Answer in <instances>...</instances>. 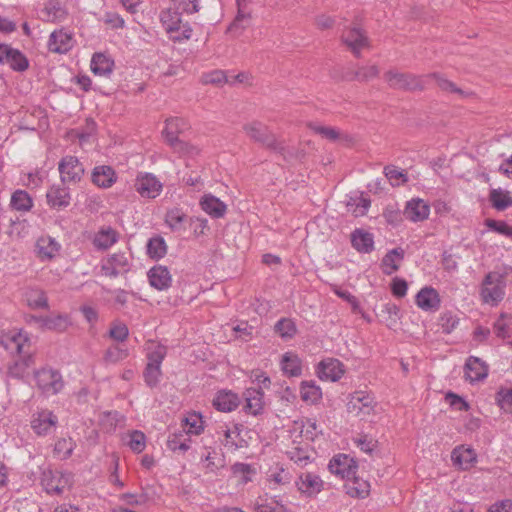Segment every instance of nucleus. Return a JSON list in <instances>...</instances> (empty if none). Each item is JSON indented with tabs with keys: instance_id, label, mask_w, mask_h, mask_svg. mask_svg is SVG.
Here are the masks:
<instances>
[{
	"instance_id": "obj_44",
	"label": "nucleus",
	"mask_w": 512,
	"mask_h": 512,
	"mask_svg": "<svg viewBox=\"0 0 512 512\" xmlns=\"http://www.w3.org/2000/svg\"><path fill=\"white\" fill-rule=\"evenodd\" d=\"M183 423L186 434L199 435L203 431V420L199 413H189L183 419Z\"/></svg>"
},
{
	"instance_id": "obj_37",
	"label": "nucleus",
	"mask_w": 512,
	"mask_h": 512,
	"mask_svg": "<svg viewBox=\"0 0 512 512\" xmlns=\"http://www.w3.org/2000/svg\"><path fill=\"white\" fill-rule=\"evenodd\" d=\"M372 399L369 395L364 394L361 391L355 392L351 395L348 403L347 409L351 413L359 414L363 412L364 414L369 413L371 410Z\"/></svg>"
},
{
	"instance_id": "obj_21",
	"label": "nucleus",
	"mask_w": 512,
	"mask_h": 512,
	"mask_svg": "<svg viewBox=\"0 0 512 512\" xmlns=\"http://www.w3.org/2000/svg\"><path fill=\"white\" fill-rule=\"evenodd\" d=\"M200 208L211 218H223L227 212V205L211 193L204 194L199 201Z\"/></svg>"
},
{
	"instance_id": "obj_33",
	"label": "nucleus",
	"mask_w": 512,
	"mask_h": 512,
	"mask_svg": "<svg viewBox=\"0 0 512 512\" xmlns=\"http://www.w3.org/2000/svg\"><path fill=\"white\" fill-rule=\"evenodd\" d=\"M214 407L222 412H230L239 405V397L232 391H219L213 399Z\"/></svg>"
},
{
	"instance_id": "obj_12",
	"label": "nucleus",
	"mask_w": 512,
	"mask_h": 512,
	"mask_svg": "<svg viewBox=\"0 0 512 512\" xmlns=\"http://www.w3.org/2000/svg\"><path fill=\"white\" fill-rule=\"evenodd\" d=\"M297 489L306 497H315L324 488V482L319 475L312 472L302 473L296 481Z\"/></svg>"
},
{
	"instance_id": "obj_11",
	"label": "nucleus",
	"mask_w": 512,
	"mask_h": 512,
	"mask_svg": "<svg viewBox=\"0 0 512 512\" xmlns=\"http://www.w3.org/2000/svg\"><path fill=\"white\" fill-rule=\"evenodd\" d=\"M328 468L332 474L338 475L342 479H347L356 474L358 465L354 459L348 455L338 454L330 460Z\"/></svg>"
},
{
	"instance_id": "obj_28",
	"label": "nucleus",
	"mask_w": 512,
	"mask_h": 512,
	"mask_svg": "<svg viewBox=\"0 0 512 512\" xmlns=\"http://www.w3.org/2000/svg\"><path fill=\"white\" fill-rule=\"evenodd\" d=\"M117 180L116 173L111 166H96L92 172V182L100 188H110Z\"/></svg>"
},
{
	"instance_id": "obj_7",
	"label": "nucleus",
	"mask_w": 512,
	"mask_h": 512,
	"mask_svg": "<svg viewBox=\"0 0 512 512\" xmlns=\"http://www.w3.org/2000/svg\"><path fill=\"white\" fill-rule=\"evenodd\" d=\"M162 188V183L151 173H140L136 178L135 189L143 198H156Z\"/></svg>"
},
{
	"instance_id": "obj_30",
	"label": "nucleus",
	"mask_w": 512,
	"mask_h": 512,
	"mask_svg": "<svg viewBox=\"0 0 512 512\" xmlns=\"http://www.w3.org/2000/svg\"><path fill=\"white\" fill-rule=\"evenodd\" d=\"M37 323L42 329L62 332L71 325V320L67 314H58L38 318Z\"/></svg>"
},
{
	"instance_id": "obj_18",
	"label": "nucleus",
	"mask_w": 512,
	"mask_h": 512,
	"mask_svg": "<svg viewBox=\"0 0 512 512\" xmlns=\"http://www.w3.org/2000/svg\"><path fill=\"white\" fill-rule=\"evenodd\" d=\"M342 41L355 56H359L361 50L369 46L366 34L358 27H352L344 31Z\"/></svg>"
},
{
	"instance_id": "obj_57",
	"label": "nucleus",
	"mask_w": 512,
	"mask_h": 512,
	"mask_svg": "<svg viewBox=\"0 0 512 512\" xmlns=\"http://www.w3.org/2000/svg\"><path fill=\"white\" fill-rule=\"evenodd\" d=\"M184 435L182 433L180 434H173L169 436L167 441V446L172 451H187L189 449V444L187 443L188 439H183Z\"/></svg>"
},
{
	"instance_id": "obj_19",
	"label": "nucleus",
	"mask_w": 512,
	"mask_h": 512,
	"mask_svg": "<svg viewBox=\"0 0 512 512\" xmlns=\"http://www.w3.org/2000/svg\"><path fill=\"white\" fill-rule=\"evenodd\" d=\"M148 362L143 372L144 381L147 386L154 388L160 382L162 372L161 364L165 354H148Z\"/></svg>"
},
{
	"instance_id": "obj_43",
	"label": "nucleus",
	"mask_w": 512,
	"mask_h": 512,
	"mask_svg": "<svg viewBox=\"0 0 512 512\" xmlns=\"http://www.w3.org/2000/svg\"><path fill=\"white\" fill-rule=\"evenodd\" d=\"M232 473L239 479V483L242 485L252 481V475L256 473L255 468L248 463L237 462L231 467Z\"/></svg>"
},
{
	"instance_id": "obj_27",
	"label": "nucleus",
	"mask_w": 512,
	"mask_h": 512,
	"mask_svg": "<svg viewBox=\"0 0 512 512\" xmlns=\"http://www.w3.org/2000/svg\"><path fill=\"white\" fill-rule=\"evenodd\" d=\"M452 461L455 466H458L462 470H468L477 461V455L472 448L464 446H458L453 449L451 454Z\"/></svg>"
},
{
	"instance_id": "obj_2",
	"label": "nucleus",
	"mask_w": 512,
	"mask_h": 512,
	"mask_svg": "<svg viewBox=\"0 0 512 512\" xmlns=\"http://www.w3.org/2000/svg\"><path fill=\"white\" fill-rule=\"evenodd\" d=\"M480 295L485 304L497 306L505 295L503 277L497 273H488L482 283Z\"/></svg>"
},
{
	"instance_id": "obj_3",
	"label": "nucleus",
	"mask_w": 512,
	"mask_h": 512,
	"mask_svg": "<svg viewBox=\"0 0 512 512\" xmlns=\"http://www.w3.org/2000/svg\"><path fill=\"white\" fill-rule=\"evenodd\" d=\"M130 268V259L124 252L110 254L101 261L102 274L110 278L123 275L127 273Z\"/></svg>"
},
{
	"instance_id": "obj_38",
	"label": "nucleus",
	"mask_w": 512,
	"mask_h": 512,
	"mask_svg": "<svg viewBox=\"0 0 512 512\" xmlns=\"http://www.w3.org/2000/svg\"><path fill=\"white\" fill-rule=\"evenodd\" d=\"M352 246L359 252L369 253L373 250V235L369 232L357 229L351 235Z\"/></svg>"
},
{
	"instance_id": "obj_63",
	"label": "nucleus",
	"mask_w": 512,
	"mask_h": 512,
	"mask_svg": "<svg viewBox=\"0 0 512 512\" xmlns=\"http://www.w3.org/2000/svg\"><path fill=\"white\" fill-rule=\"evenodd\" d=\"M445 399L450 404V406L456 410L467 411L469 409V404L463 398L452 392H448L445 396Z\"/></svg>"
},
{
	"instance_id": "obj_10",
	"label": "nucleus",
	"mask_w": 512,
	"mask_h": 512,
	"mask_svg": "<svg viewBox=\"0 0 512 512\" xmlns=\"http://www.w3.org/2000/svg\"><path fill=\"white\" fill-rule=\"evenodd\" d=\"M251 0H236L237 15L233 22L228 26L227 32L234 34L235 36L240 35L251 22Z\"/></svg>"
},
{
	"instance_id": "obj_4",
	"label": "nucleus",
	"mask_w": 512,
	"mask_h": 512,
	"mask_svg": "<svg viewBox=\"0 0 512 512\" xmlns=\"http://www.w3.org/2000/svg\"><path fill=\"white\" fill-rule=\"evenodd\" d=\"M35 378L39 389L46 395H55L59 393L64 382L61 374L52 368H42L35 373Z\"/></svg>"
},
{
	"instance_id": "obj_47",
	"label": "nucleus",
	"mask_w": 512,
	"mask_h": 512,
	"mask_svg": "<svg viewBox=\"0 0 512 512\" xmlns=\"http://www.w3.org/2000/svg\"><path fill=\"white\" fill-rule=\"evenodd\" d=\"M300 393L302 400L311 403L317 402L322 396L321 389L313 382H302Z\"/></svg>"
},
{
	"instance_id": "obj_36",
	"label": "nucleus",
	"mask_w": 512,
	"mask_h": 512,
	"mask_svg": "<svg viewBox=\"0 0 512 512\" xmlns=\"http://www.w3.org/2000/svg\"><path fill=\"white\" fill-rule=\"evenodd\" d=\"M91 70L97 76H109L114 67V61L103 53H95L91 59Z\"/></svg>"
},
{
	"instance_id": "obj_16",
	"label": "nucleus",
	"mask_w": 512,
	"mask_h": 512,
	"mask_svg": "<svg viewBox=\"0 0 512 512\" xmlns=\"http://www.w3.org/2000/svg\"><path fill=\"white\" fill-rule=\"evenodd\" d=\"M47 45L50 52L65 54L74 45L73 35L63 28L55 30L50 34Z\"/></svg>"
},
{
	"instance_id": "obj_14",
	"label": "nucleus",
	"mask_w": 512,
	"mask_h": 512,
	"mask_svg": "<svg viewBox=\"0 0 512 512\" xmlns=\"http://www.w3.org/2000/svg\"><path fill=\"white\" fill-rule=\"evenodd\" d=\"M316 373L321 380L336 382L344 374L343 364L338 359L326 358L318 364Z\"/></svg>"
},
{
	"instance_id": "obj_49",
	"label": "nucleus",
	"mask_w": 512,
	"mask_h": 512,
	"mask_svg": "<svg viewBox=\"0 0 512 512\" xmlns=\"http://www.w3.org/2000/svg\"><path fill=\"white\" fill-rule=\"evenodd\" d=\"M127 445L135 453H141L146 447V436L139 430H134L128 434Z\"/></svg>"
},
{
	"instance_id": "obj_39",
	"label": "nucleus",
	"mask_w": 512,
	"mask_h": 512,
	"mask_svg": "<svg viewBox=\"0 0 512 512\" xmlns=\"http://www.w3.org/2000/svg\"><path fill=\"white\" fill-rule=\"evenodd\" d=\"M281 370L288 377H298L302 373V364L297 354H284L281 361Z\"/></svg>"
},
{
	"instance_id": "obj_24",
	"label": "nucleus",
	"mask_w": 512,
	"mask_h": 512,
	"mask_svg": "<svg viewBox=\"0 0 512 512\" xmlns=\"http://www.w3.org/2000/svg\"><path fill=\"white\" fill-rule=\"evenodd\" d=\"M148 280L153 288L162 291L171 286L172 276L167 267L157 265L148 271Z\"/></svg>"
},
{
	"instance_id": "obj_60",
	"label": "nucleus",
	"mask_w": 512,
	"mask_h": 512,
	"mask_svg": "<svg viewBox=\"0 0 512 512\" xmlns=\"http://www.w3.org/2000/svg\"><path fill=\"white\" fill-rule=\"evenodd\" d=\"M202 81L205 84H221L224 82H232L231 79L228 78L221 70H215L204 74Z\"/></svg>"
},
{
	"instance_id": "obj_29",
	"label": "nucleus",
	"mask_w": 512,
	"mask_h": 512,
	"mask_svg": "<svg viewBox=\"0 0 512 512\" xmlns=\"http://www.w3.org/2000/svg\"><path fill=\"white\" fill-rule=\"evenodd\" d=\"M346 493L353 498H366L370 493V484L356 474L346 479L344 484Z\"/></svg>"
},
{
	"instance_id": "obj_34",
	"label": "nucleus",
	"mask_w": 512,
	"mask_h": 512,
	"mask_svg": "<svg viewBox=\"0 0 512 512\" xmlns=\"http://www.w3.org/2000/svg\"><path fill=\"white\" fill-rule=\"evenodd\" d=\"M403 259L404 250L402 248H394L390 250L382 259V272L386 275H392L393 273L398 271Z\"/></svg>"
},
{
	"instance_id": "obj_61",
	"label": "nucleus",
	"mask_w": 512,
	"mask_h": 512,
	"mask_svg": "<svg viewBox=\"0 0 512 512\" xmlns=\"http://www.w3.org/2000/svg\"><path fill=\"white\" fill-rule=\"evenodd\" d=\"M486 225L490 230H493L499 234L507 237H512V226L504 221L487 220Z\"/></svg>"
},
{
	"instance_id": "obj_64",
	"label": "nucleus",
	"mask_w": 512,
	"mask_h": 512,
	"mask_svg": "<svg viewBox=\"0 0 512 512\" xmlns=\"http://www.w3.org/2000/svg\"><path fill=\"white\" fill-rule=\"evenodd\" d=\"M496 398L502 409H510L512 407V389H501L497 393Z\"/></svg>"
},
{
	"instance_id": "obj_9",
	"label": "nucleus",
	"mask_w": 512,
	"mask_h": 512,
	"mask_svg": "<svg viewBox=\"0 0 512 512\" xmlns=\"http://www.w3.org/2000/svg\"><path fill=\"white\" fill-rule=\"evenodd\" d=\"M30 348V338L27 333L22 331H11L0 333V349L10 352H22Z\"/></svg>"
},
{
	"instance_id": "obj_15",
	"label": "nucleus",
	"mask_w": 512,
	"mask_h": 512,
	"mask_svg": "<svg viewBox=\"0 0 512 512\" xmlns=\"http://www.w3.org/2000/svg\"><path fill=\"white\" fill-rule=\"evenodd\" d=\"M246 134L255 141H258L270 148L280 149V145L268 128L260 122L248 123L244 126Z\"/></svg>"
},
{
	"instance_id": "obj_51",
	"label": "nucleus",
	"mask_w": 512,
	"mask_h": 512,
	"mask_svg": "<svg viewBox=\"0 0 512 512\" xmlns=\"http://www.w3.org/2000/svg\"><path fill=\"white\" fill-rule=\"evenodd\" d=\"M384 174L392 186H400L408 180L404 171L395 166H386Z\"/></svg>"
},
{
	"instance_id": "obj_25",
	"label": "nucleus",
	"mask_w": 512,
	"mask_h": 512,
	"mask_svg": "<svg viewBox=\"0 0 512 512\" xmlns=\"http://www.w3.org/2000/svg\"><path fill=\"white\" fill-rule=\"evenodd\" d=\"M41 483L48 494L59 495L64 491L67 481L60 472L45 470L42 473Z\"/></svg>"
},
{
	"instance_id": "obj_52",
	"label": "nucleus",
	"mask_w": 512,
	"mask_h": 512,
	"mask_svg": "<svg viewBox=\"0 0 512 512\" xmlns=\"http://www.w3.org/2000/svg\"><path fill=\"white\" fill-rule=\"evenodd\" d=\"M275 331L282 338H292L296 333V325L293 320L282 318L275 324Z\"/></svg>"
},
{
	"instance_id": "obj_26",
	"label": "nucleus",
	"mask_w": 512,
	"mask_h": 512,
	"mask_svg": "<svg viewBox=\"0 0 512 512\" xmlns=\"http://www.w3.org/2000/svg\"><path fill=\"white\" fill-rule=\"evenodd\" d=\"M430 214L429 205L422 199H412L407 202L404 215L412 222L423 221Z\"/></svg>"
},
{
	"instance_id": "obj_50",
	"label": "nucleus",
	"mask_w": 512,
	"mask_h": 512,
	"mask_svg": "<svg viewBox=\"0 0 512 512\" xmlns=\"http://www.w3.org/2000/svg\"><path fill=\"white\" fill-rule=\"evenodd\" d=\"M74 442L71 438L69 439H59L54 446V453L58 456L59 459L65 460L69 458L74 450Z\"/></svg>"
},
{
	"instance_id": "obj_13",
	"label": "nucleus",
	"mask_w": 512,
	"mask_h": 512,
	"mask_svg": "<svg viewBox=\"0 0 512 512\" xmlns=\"http://www.w3.org/2000/svg\"><path fill=\"white\" fill-rule=\"evenodd\" d=\"M47 204L50 208L62 210L70 205L71 195L65 184H53L46 193Z\"/></svg>"
},
{
	"instance_id": "obj_20",
	"label": "nucleus",
	"mask_w": 512,
	"mask_h": 512,
	"mask_svg": "<svg viewBox=\"0 0 512 512\" xmlns=\"http://www.w3.org/2000/svg\"><path fill=\"white\" fill-rule=\"evenodd\" d=\"M415 302L421 310L434 313L440 308L441 299L436 289L426 286L417 293Z\"/></svg>"
},
{
	"instance_id": "obj_5",
	"label": "nucleus",
	"mask_w": 512,
	"mask_h": 512,
	"mask_svg": "<svg viewBox=\"0 0 512 512\" xmlns=\"http://www.w3.org/2000/svg\"><path fill=\"white\" fill-rule=\"evenodd\" d=\"M60 179L63 184L77 183L84 175V167L75 156H65L58 165Z\"/></svg>"
},
{
	"instance_id": "obj_8",
	"label": "nucleus",
	"mask_w": 512,
	"mask_h": 512,
	"mask_svg": "<svg viewBox=\"0 0 512 512\" xmlns=\"http://www.w3.org/2000/svg\"><path fill=\"white\" fill-rule=\"evenodd\" d=\"M385 80L390 87L396 89L416 90L423 88L422 79L412 74H405L391 70L385 73Z\"/></svg>"
},
{
	"instance_id": "obj_48",
	"label": "nucleus",
	"mask_w": 512,
	"mask_h": 512,
	"mask_svg": "<svg viewBox=\"0 0 512 512\" xmlns=\"http://www.w3.org/2000/svg\"><path fill=\"white\" fill-rule=\"evenodd\" d=\"M185 218L186 215L181 209L174 208L166 213L165 222L173 231H179Z\"/></svg>"
},
{
	"instance_id": "obj_54",
	"label": "nucleus",
	"mask_w": 512,
	"mask_h": 512,
	"mask_svg": "<svg viewBox=\"0 0 512 512\" xmlns=\"http://www.w3.org/2000/svg\"><path fill=\"white\" fill-rule=\"evenodd\" d=\"M27 302L33 308H48V299L42 290H31L27 295Z\"/></svg>"
},
{
	"instance_id": "obj_31",
	"label": "nucleus",
	"mask_w": 512,
	"mask_h": 512,
	"mask_svg": "<svg viewBox=\"0 0 512 512\" xmlns=\"http://www.w3.org/2000/svg\"><path fill=\"white\" fill-rule=\"evenodd\" d=\"M43 19L49 22L63 21L67 16V10L61 0H48L42 9Z\"/></svg>"
},
{
	"instance_id": "obj_56",
	"label": "nucleus",
	"mask_w": 512,
	"mask_h": 512,
	"mask_svg": "<svg viewBox=\"0 0 512 512\" xmlns=\"http://www.w3.org/2000/svg\"><path fill=\"white\" fill-rule=\"evenodd\" d=\"M459 324V319L451 312L443 313L439 320V325L444 333H451Z\"/></svg>"
},
{
	"instance_id": "obj_58",
	"label": "nucleus",
	"mask_w": 512,
	"mask_h": 512,
	"mask_svg": "<svg viewBox=\"0 0 512 512\" xmlns=\"http://www.w3.org/2000/svg\"><path fill=\"white\" fill-rule=\"evenodd\" d=\"M129 334L128 327L126 324L115 321L112 323L111 328L109 330V335L112 339L116 341H124Z\"/></svg>"
},
{
	"instance_id": "obj_46",
	"label": "nucleus",
	"mask_w": 512,
	"mask_h": 512,
	"mask_svg": "<svg viewBox=\"0 0 512 512\" xmlns=\"http://www.w3.org/2000/svg\"><path fill=\"white\" fill-rule=\"evenodd\" d=\"M167 246L162 237L151 238L147 243V253L151 258L160 259L165 256Z\"/></svg>"
},
{
	"instance_id": "obj_6",
	"label": "nucleus",
	"mask_w": 512,
	"mask_h": 512,
	"mask_svg": "<svg viewBox=\"0 0 512 512\" xmlns=\"http://www.w3.org/2000/svg\"><path fill=\"white\" fill-rule=\"evenodd\" d=\"M120 233L110 225H102L95 230L90 241L97 251H107L120 240Z\"/></svg>"
},
{
	"instance_id": "obj_40",
	"label": "nucleus",
	"mask_w": 512,
	"mask_h": 512,
	"mask_svg": "<svg viewBox=\"0 0 512 512\" xmlns=\"http://www.w3.org/2000/svg\"><path fill=\"white\" fill-rule=\"evenodd\" d=\"M10 206L18 212H29L33 207V199L28 192L18 189L11 196Z\"/></svg>"
},
{
	"instance_id": "obj_17",
	"label": "nucleus",
	"mask_w": 512,
	"mask_h": 512,
	"mask_svg": "<svg viewBox=\"0 0 512 512\" xmlns=\"http://www.w3.org/2000/svg\"><path fill=\"white\" fill-rule=\"evenodd\" d=\"M58 419L49 410L39 411L32 416L31 427L39 436H44L55 429Z\"/></svg>"
},
{
	"instance_id": "obj_32",
	"label": "nucleus",
	"mask_w": 512,
	"mask_h": 512,
	"mask_svg": "<svg viewBox=\"0 0 512 512\" xmlns=\"http://www.w3.org/2000/svg\"><path fill=\"white\" fill-rule=\"evenodd\" d=\"M186 127V122L181 118L173 117L166 120L165 128L162 133L171 147L180 140L178 135L182 133Z\"/></svg>"
},
{
	"instance_id": "obj_59",
	"label": "nucleus",
	"mask_w": 512,
	"mask_h": 512,
	"mask_svg": "<svg viewBox=\"0 0 512 512\" xmlns=\"http://www.w3.org/2000/svg\"><path fill=\"white\" fill-rule=\"evenodd\" d=\"M173 150L182 156L194 157L199 154V148L187 142L179 140L172 146Z\"/></svg>"
},
{
	"instance_id": "obj_53",
	"label": "nucleus",
	"mask_w": 512,
	"mask_h": 512,
	"mask_svg": "<svg viewBox=\"0 0 512 512\" xmlns=\"http://www.w3.org/2000/svg\"><path fill=\"white\" fill-rule=\"evenodd\" d=\"M512 317L506 313H501L494 323L495 334L500 338H506L509 334V327Z\"/></svg>"
},
{
	"instance_id": "obj_62",
	"label": "nucleus",
	"mask_w": 512,
	"mask_h": 512,
	"mask_svg": "<svg viewBox=\"0 0 512 512\" xmlns=\"http://www.w3.org/2000/svg\"><path fill=\"white\" fill-rule=\"evenodd\" d=\"M379 74V69L376 65H367L360 67L356 73L359 80L368 81L375 78Z\"/></svg>"
},
{
	"instance_id": "obj_41",
	"label": "nucleus",
	"mask_w": 512,
	"mask_h": 512,
	"mask_svg": "<svg viewBox=\"0 0 512 512\" xmlns=\"http://www.w3.org/2000/svg\"><path fill=\"white\" fill-rule=\"evenodd\" d=\"M489 200L492 206L499 210H505L512 205V196L503 189H492L489 194Z\"/></svg>"
},
{
	"instance_id": "obj_45",
	"label": "nucleus",
	"mask_w": 512,
	"mask_h": 512,
	"mask_svg": "<svg viewBox=\"0 0 512 512\" xmlns=\"http://www.w3.org/2000/svg\"><path fill=\"white\" fill-rule=\"evenodd\" d=\"M5 64H8L15 71H25L29 64L27 58L18 49L11 47Z\"/></svg>"
},
{
	"instance_id": "obj_55",
	"label": "nucleus",
	"mask_w": 512,
	"mask_h": 512,
	"mask_svg": "<svg viewBox=\"0 0 512 512\" xmlns=\"http://www.w3.org/2000/svg\"><path fill=\"white\" fill-rule=\"evenodd\" d=\"M308 127L323 138L335 141L340 137V132L333 127L321 126L315 123H309Z\"/></svg>"
},
{
	"instance_id": "obj_35",
	"label": "nucleus",
	"mask_w": 512,
	"mask_h": 512,
	"mask_svg": "<svg viewBox=\"0 0 512 512\" xmlns=\"http://www.w3.org/2000/svg\"><path fill=\"white\" fill-rule=\"evenodd\" d=\"M263 396L264 393L260 387L246 389L244 392L246 401L244 409L253 415L259 414L263 409Z\"/></svg>"
},
{
	"instance_id": "obj_1",
	"label": "nucleus",
	"mask_w": 512,
	"mask_h": 512,
	"mask_svg": "<svg viewBox=\"0 0 512 512\" xmlns=\"http://www.w3.org/2000/svg\"><path fill=\"white\" fill-rule=\"evenodd\" d=\"M160 22L169 39L175 43H184L191 39L193 29L189 22L183 21L181 13L173 8L160 12Z\"/></svg>"
},
{
	"instance_id": "obj_23",
	"label": "nucleus",
	"mask_w": 512,
	"mask_h": 512,
	"mask_svg": "<svg viewBox=\"0 0 512 512\" xmlns=\"http://www.w3.org/2000/svg\"><path fill=\"white\" fill-rule=\"evenodd\" d=\"M466 380L471 383L483 380L488 375V365L480 358L470 356L464 367Z\"/></svg>"
},
{
	"instance_id": "obj_42",
	"label": "nucleus",
	"mask_w": 512,
	"mask_h": 512,
	"mask_svg": "<svg viewBox=\"0 0 512 512\" xmlns=\"http://www.w3.org/2000/svg\"><path fill=\"white\" fill-rule=\"evenodd\" d=\"M12 364L8 365V372L13 377H22L32 363L31 354H16Z\"/></svg>"
},
{
	"instance_id": "obj_22",
	"label": "nucleus",
	"mask_w": 512,
	"mask_h": 512,
	"mask_svg": "<svg viewBox=\"0 0 512 512\" xmlns=\"http://www.w3.org/2000/svg\"><path fill=\"white\" fill-rule=\"evenodd\" d=\"M61 245L48 235L40 236L35 244L37 257L42 261L51 260L59 253Z\"/></svg>"
}]
</instances>
